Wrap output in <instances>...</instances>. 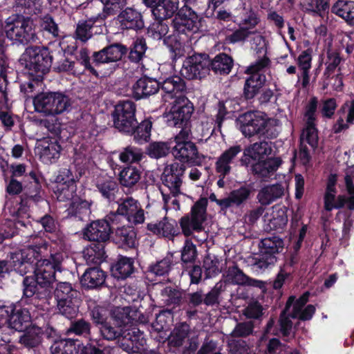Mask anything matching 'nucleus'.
Masks as SVG:
<instances>
[{
    "instance_id": "46",
    "label": "nucleus",
    "mask_w": 354,
    "mask_h": 354,
    "mask_svg": "<svg viewBox=\"0 0 354 354\" xmlns=\"http://www.w3.org/2000/svg\"><path fill=\"white\" fill-rule=\"evenodd\" d=\"M82 171H74L71 167H65L59 170L56 178L60 185H75L82 176Z\"/></svg>"
},
{
    "instance_id": "59",
    "label": "nucleus",
    "mask_w": 354,
    "mask_h": 354,
    "mask_svg": "<svg viewBox=\"0 0 354 354\" xmlns=\"http://www.w3.org/2000/svg\"><path fill=\"white\" fill-rule=\"evenodd\" d=\"M171 313L167 310L161 311L156 317V320L151 324L152 329L158 333L166 330L169 326V322L171 319Z\"/></svg>"
},
{
    "instance_id": "47",
    "label": "nucleus",
    "mask_w": 354,
    "mask_h": 354,
    "mask_svg": "<svg viewBox=\"0 0 354 354\" xmlns=\"http://www.w3.org/2000/svg\"><path fill=\"white\" fill-rule=\"evenodd\" d=\"M143 153L141 149L133 146L125 147L120 153L119 159L127 164L138 162L142 158Z\"/></svg>"
},
{
    "instance_id": "21",
    "label": "nucleus",
    "mask_w": 354,
    "mask_h": 354,
    "mask_svg": "<svg viewBox=\"0 0 354 354\" xmlns=\"http://www.w3.org/2000/svg\"><path fill=\"white\" fill-rule=\"evenodd\" d=\"M147 229L153 234L169 239L179 234L177 222L165 217L162 221L147 224Z\"/></svg>"
},
{
    "instance_id": "43",
    "label": "nucleus",
    "mask_w": 354,
    "mask_h": 354,
    "mask_svg": "<svg viewBox=\"0 0 354 354\" xmlns=\"http://www.w3.org/2000/svg\"><path fill=\"white\" fill-rule=\"evenodd\" d=\"M152 124L149 120H144L140 124H136L132 131L127 133L133 136L135 142L139 144L146 142L149 140L151 135Z\"/></svg>"
},
{
    "instance_id": "13",
    "label": "nucleus",
    "mask_w": 354,
    "mask_h": 354,
    "mask_svg": "<svg viewBox=\"0 0 354 354\" xmlns=\"http://www.w3.org/2000/svg\"><path fill=\"white\" fill-rule=\"evenodd\" d=\"M209 58L207 54H194L183 62L180 74L187 79H201L209 71Z\"/></svg>"
},
{
    "instance_id": "27",
    "label": "nucleus",
    "mask_w": 354,
    "mask_h": 354,
    "mask_svg": "<svg viewBox=\"0 0 354 354\" xmlns=\"http://www.w3.org/2000/svg\"><path fill=\"white\" fill-rule=\"evenodd\" d=\"M121 26L126 29H141L144 27L142 17L138 11L127 8L118 15Z\"/></svg>"
},
{
    "instance_id": "33",
    "label": "nucleus",
    "mask_w": 354,
    "mask_h": 354,
    "mask_svg": "<svg viewBox=\"0 0 354 354\" xmlns=\"http://www.w3.org/2000/svg\"><path fill=\"white\" fill-rule=\"evenodd\" d=\"M209 70L212 69L216 74L227 75L233 66V59L225 53H219L212 60L209 59Z\"/></svg>"
},
{
    "instance_id": "63",
    "label": "nucleus",
    "mask_w": 354,
    "mask_h": 354,
    "mask_svg": "<svg viewBox=\"0 0 354 354\" xmlns=\"http://www.w3.org/2000/svg\"><path fill=\"white\" fill-rule=\"evenodd\" d=\"M40 333L39 329H31L21 337L20 342L28 347H35L41 342Z\"/></svg>"
},
{
    "instance_id": "17",
    "label": "nucleus",
    "mask_w": 354,
    "mask_h": 354,
    "mask_svg": "<svg viewBox=\"0 0 354 354\" xmlns=\"http://www.w3.org/2000/svg\"><path fill=\"white\" fill-rule=\"evenodd\" d=\"M111 232L110 224L106 221L98 220L87 226L84 236L90 241L104 243L109 239Z\"/></svg>"
},
{
    "instance_id": "38",
    "label": "nucleus",
    "mask_w": 354,
    "mask_h": 354,
    "mask_svg": "<svg viewBox=\"0 0 354 354\" xmlns=\"http://www.w3.org/2000/svg\"><path fill=\"white\" fill-rule=\"evenodd\" d=\"M124 328L122 333L123 341L128 340L136 346L137 350L140 351L143 350L146 344V339L140 330L136 326H124Z\"/></svg>"
},
{
    "instance_id": "49",
    "label": "nucleus",
    "mask_w": 354,
    "mask_h": 354,
    "mask_svg": "<svg viewBox=\"0 0 354 354\" xmlns=\"http://www.w3.org/2000/svg\"><path fill=\"white\" fill-rule=\"evenodd\" d=\"M59 312L67 318H73L78 312L77 298L57 301Z\"/></svg>"
},
{
    "instance_id": "8",
    "label": "nucleus",
    "mask_w": 354,
    "mask_h": 354,
    "mask_svg": "<svg viewBox=\"0 0 354 354\" xmlns=\"http://www.w3.org/2000/svg\"><path fill=\"white\" fill-rule=\"evenodd\" d=\"M63 256L61 253L51 254L49 259H39L35 263V274L38 286L49 287L56 280V272L61 270Z\"/></svg>"
},
{
    "instance_id": "26",
    "label": "nucleus",
    "mask_w": 354,
    "mask_h": 354,
    "mask_svg": "<svg viewBox=\"0 0 354 354\" xmlns=\"http://www.w3.org/2000/svg\"><path fill=\"white\" fill-rule=\"evenodd\" d=\"M340 116L333 127L335 133H340L349 127L354 118V100L345 102L339 110Z\"/></svg>"
},
{
    "instance_id": "15",
    "label": "nucleus",
    "mask_w": 354,
    "mask_h": 354,
    "mask_svg": "<svg viewBox=\"0 0 354 354\" xmlns=\"http://www.w3.org/2000/svg\"><path fill=\"white\" fill-rule=\"evenodd\" d=\"M117 215L124 216L131 225L142 223L145 221L144 210L140 203L132 197L120 201L116 212L112 214L114 217Z\"/></svg>"
},
{
    "instance_id": "18",
    "label": "nucleus",
    "mask_w": 354,
    "mask_h": 354,
    "mask_svg": "<svg viewBox=\"0 0 354 354\" xmlns=\"http://www.w3.org/2000/svg\"><path fill=\"white\" fill-rule=\"evenodd\" d=\"M272 148L270 144L266 141H259L250 145L243 151V156L241 159L243 165L248 166L250 160L260 161L265 160V156L270 155Z\"/></svg>"
},
{
    "instance_id": "40",
    "label": "nucleus",
    "mask_w": 354,
    "mask_h": 354,
    "mask_svg": "<svg viewBox=\"0 0 354 354\" xmlns=\"http://www.w3.org/2000/svg\"><path fill=\"white\" fill-rule=\"evenodd\" d=\"M183 292L171 286L160 289L158 297L165 305H179L183 298Z\"/></svg>"
},
{
    "instance_id": "56",
    "label": "nucleus",
    "mask_w": 354,
    "mask_h": 354,
    "mask_svg": "<svg viewBox=\"0 0 354 354\" xmlns=\"http://www.w3.org/2000/svg\"><path fill=\"white\" fill-rule=\"evenodd\" d=\"M172 266L171 257H166L149 267V272L156 276H164L169 273Z\"/></svg>"
},
{
    "instance_id": "42",
    "label": "nucleus",
    "mask_w": 354,
    "mask_h": 354,
    "mask_svg": "<svg viewBox=\"0 0 354 354\" xmlns=\"http://www.w3.org/2000/svg\"><path fill=\"white\" fill-rule=\"evenodd\" d=\"M103 10L96 15V19L104 21L109 16L115 15L127 5V0H101Z\"/></svg>"
},
{
    "instance_id": "64",
    "label": "nucleus",
    "mask_w": 354,
    "mask_h": 354,
    "mask_svg": "<svg viewBox=\"0 0 354 354\" xmlns=\"http://www.w3.org/2000/svg\"><path fill=\"white\" fill-rule=\"evenodd\" d=\"M147 49L146 43L144 39H138L135 43L133 48H131L129 57L133 62H138L144 56Z\"/></svg>"
},
{
    "instance_id": "58",
    "label": "nucleus",
    "mask_w": 354,
    "mask_h": 354,
    "mask_svg": "<svg viewBox=\"0 0 354 354\" xmlns=\"http://www.w3.org/2000/svg\"><path fill=\"white\" fill-rule=\"evenodd\" d=\"M117 187L116 182L109 178L98 180L97 183L99 191L104 197L108 199H111L114 196Z\"/></svg>"
},
{
    "instance_id": "28",
    "label": "nucleus",
    "mask_w": 354,
    "mask_h": 354,
    "mask_svg": "<svg viewBox=\"0 0 354 354\" xmlns=\"http://www.w3.org/2000/svg\"><path fill=\"white\" fill-rule=\"evenodd\" d=\"M83 345L73 339H62L55 341L50 346L51 354H78Z\"/></svg>"
},
{
    "instance_id": "44",
    "label": "nucleus",
    "mask_w": 354,
    "mask_h": 354,
    "mask_svg": "<svg viewBox=\"0 0 354 354\" xmlns=\"http://www.w3.org/2000/svg\"><path fill=\"white\" fill-rule=\"evenodd\" d=\"M140 171L137 168L128 167L120 171L119 180L122 186L132 187L140 180Z\"/></svg>"
},
{
    "instance_id": "61",
    "label": "nucleus",
    "mask_w": 354,
    "mask_h": 354,
    "mask_svg": "<svg viewBox=\"0 0 354 354\" xmlns=\"http://www.w3.org/2000/svg\"><path fill=\"white\" fill-rule=\"evenodd\" d=\"M255 33L254 31H250L246 28H240L232 33L227 35L225 41L226 44H234L239 42L245 41L251 34Z\"/></svg>"
},
{
    "instance_id": "50",
    "label": "nucleus",
    "mask_w": 354,
    "mask_h": 354,
    "mask_svg": "<svg viewBox=\"0 0 354 354\" xmlns=\"http://www.w3.org/2000/svg\"><path fill=\"white\" fill-rule=\"evenodd\" d=\"M223 277L226 281L238 285L245 284L248 280V277L236 266L229 267Z\"/></svg>"
},
{
    "instance_id": "57",
    "label": "nucleus",
    "mask_w": 354,
    "mask_h": 354,
    "mask_svg": "<svg viewBox=\"0 0 354 354\" xmlns=\"http://www.w3.org/2000/svg\"><path fill=\"white\" fill-rule=\"evenodd\" d=\"M340 62L341 58L339 53L336 50L328 48L327 50V59L325 63L326 68L324 75L329 77L335 72Z\"/></svg>"
},
{
    "instance_id": "12",
    "label": "nucleus",
    "mask_w": 354,
    "mask_h": 354,
    "mask_svg": "<svg viewBox=\"0 0 354 354\" xmlns=\"http://www.w3.org/2000/svg\"><path fill=\"white\" fill-rule=\"evenodd\" d=\"M135 113L136 105L133 102H120L112 114L114 127L121 132L130 133L138 123Z\"/></svg>"
},
{
    "instance_id": "20",
    "label": "nucleus",
    "mask_w": 354,
    "mask_h": 354,
    "mask_svg": "<svg viewBox=\"0 0 354 354\" xmlns=\"http://www.w3.org/2000/svg\"><path fill=\"white\" fill-rule=\"evenodd\" d=\"M127 52V49L124 46L120 44H114L97 52H95L93 57L94 62L97 64L111 63L121 59Z\"/></svg>"
},
{
    "instance_id": "19",
    "label": "nucleus",
    "mask_w": 354,
    "mask_h": 354,
    "mask_svg": "<svg viewBox=\"0 0 354 354\" xmlns=\"http://www.w3.org/2000/svg\"><path fill=\"white\" fill-rule=\"evenodd\" d=\"M242 151L240 145H234L224 151L218 158L215 167L220 176L225 177L229 174L232 169V165L235 162L237 156Z\"/></svg>"
},
{
    "instance_id": "31",
    "label": "nucleus",
    "mask_w": 354,
    "mask_h": 354,
    "mask_svg": "<svg viewBox=\"0 0 354 354\" xmlns=\"http://www.w3.org/2000/svg\"><path fill=\"white\" fill-rule=\"evenodd\" d=\"M102 23L99 19H96V16H93L87 20H82L78 21L74 33V38L85 43L93 37L91 29L95 23Z\"/></svg>"
},
{
    "instance_id": "3",
    "label": "nucleus",
    "mask_w": 354,
    "mask_h": 354,
    "mask_svg": "<svg viewBox=\"0 0 354 354\" xmlns=\"http://www.w3.org/2000/svg\"><path fill=\"white\" fill-rule=\"evenodd\" d=\"M239 129L245 138L257 136L271 139L277 136L276 120L268 118L262 113L248 111L237 119Z\"/></svg>"
},
{
    "instance_id": "7",
    "label": "nucleus",
    "mask_w": 354,
    "mask_h": 354,
    "mask_svg": "<svg viewBox=\"0 0 354 354\" xmlns=\"http://www.w3.org/2000/svg\"><path fill=\"white\" fill-rule=\"evenodd\" d=\"M270 65V59L263 56L248 67L246 73L250 76L246 80L244 86L245 98L252 99L259 93L266 82V75L263 73Z\"/></svg>"
},
{
    "instance_id": "1",
    "label": "nucleus",
    "mask_w": 354,
    "mask_h": 354,
    "mask_svg": "<svg viewBox=\"0 0 354 354\" xmlns=\"http://www.w3.org/2000/svg\"><path fill=\"white\" fill-rule=\"evenodd\" d=\"M162 89L165 91V100L173 99L170 110L165 113V117L169 126L186 127L194 111L191 102L181 92L185 89L184 81L178 76L169 77L162 82Z\"/></svg>"
},
{
    "instance_id": "34",
    "label": "nucleus",
    "mask_w": 354,
    "mask_h": 354,
    "mask_svg": "<svg viewBox=\"0 0 354 354\" xmlns=\"http://www.w3.org/2000/svg\"><path fill=\"white\" fill-rule=\"evenodd\" d=\"M90 206L91 203L78 196L75 198V201H73L69 204L66 212L68 216L77 217L80 220H84L88 217L91 214Z\"/></svg>"
},
{
    "instance_id": "25",
    "label": "nucleus",
    "mask_w": 354,
    "mask_h": 354,
    "mask_svg": "<svg viewBox=\"0 0 354 354\" xmlns=\"http://www.w3.org/2000/svg\"><path fill=\"white\" fill-rule=\"evenodd\" d=\"M37 149L42 162L45 164H50L59 158L61 146L56 140H44L39 145Z\"/></svg>"
},
{
    "instance_id": "53",
    "label": "nucleus",
    "mask_w": 354,
    "mask_h": 354,
    "mask_svg": "<svg viewBox=\"0 0 354 354\" xmlns=\"http://www.w3.org/2000/svg\"><path fill=\"white\" fill-rule=\"evenodd\" d=\"M170 150V147L164 142H154L147 147V154L153 158H160L166 156Z\"/></svg>"
},
{
    "instance_id": "52",
    "label": "nucleus",
    "mask_w": 354,
    "mask_h": 354,
    "mask_svg": "<svg viewBox=\"0 0 354 354\" xmlns=\"http://www.w3.org/2000/svg\"><path fill=\"white\" fill-rule=\"evenodd\" d=\"M90 331L91 324L83 319H80L72 322L70 326L66 329V333L67 335L74 333L77 335L86 336L90 334Z\"/></svg>"
},
{
    "instance_id": "30",
    "label": "nucleus",
    "mask_w": 354,
    "mask_h": 354,
    "mask_svg": "<svg viewBox=\"0 0 354 354\" xmlns=\"http://www.w3.org/2000/svg\"><path fill=\"white\" fill-rule=\"evenodd\" d=\"M105 281L104 272L98 268L87 269L81 279L83 286L88 288H95L104 283Z\"/></svg>"
},
{
    "instance_id": "36",
    "label": "nucleus",
    "mask_w": 354,
    "mask_h": 354,
    "mask_svg": "<svg viewBox=\"0 0 354 354\" xmlns=\"http://www.w3.org/2000/svg\"><path fill=\"white\" fill-rule=\"evenodd\" d=\"M251 189L247 186L234 189L226 197V209L232 207H239L245 203L250 198Z\"/></svg>"
},
{
    "instance_id": "4",
    "label": "nucleus",
    "mask_w": 354,
    "mask_h": 354,
    "mask_svg": "<svg viewBox=\"0 0 354 354\" xmlns=\"http://www.w3.org/2000/svg\"><path fill=\"white\" fill-rule=\"evenodd\" d=\"M6 37L14 43L27 44L37 39L32 19L15 14L8 17L3 25Z\"/></svg>"
},
{
    "instance_id": "11",
    "label": "nucleus",
    "mask_w": 354,
    "mask_h": 354,
    "mask_svg": "<svg viewBox=\"0 0 354 354\" xmlns=\"http://www.w3.org/2000/svg\"><path fill=\"white\" fill-rule=\"evenodd\" d=\"M354 178V167L353 166L348 167L345 170L344 182L346 190L350 196L348 198L345 196H339L337 201L335 203V196L336 190L326 189L324 196V207L326 210L330 211L333 208H340L344 205L348 204L349 209L354 207V186L353 180Z\"/></svg>"
},
{
    "instance_id": "55",
    "label": "nucleus",
    "mask_w": 354,
    "mask_h": 354,
    "mask_svg": "<svg viewBox=\"0 0 354 354\" xmlns=\"http://www.w3.org/2000/svg\"><path fill=\"white\" fill-rule=\"evenodd\" d=\"M168 32V25L162 22V20H158L153 23L147 30L149 36L155 40H160L164 38Z\"/></svg>"
},
{
    "instance_id": "41",
    "label": "nucleus",
    "mask_w": 354,
    "mask_h": 354,
    "mask_svg": "<svg viewBox=\"0 0 354 354\" xmlns=\"http://www.w3.org/2000/svg\"><path fill=\"white\" fill-rule=\"evenodd\" d=\"M283 247V241L276 236L266 237L261 241V252H264L268 255L276 257V254L282 252Z\"/></svg>"
},
{
    "instance_id": "9",
    "label": "nucleus",
    "mask_w": 354,
    "mask_h": 354,
    "mask_svg": "<svg viewBox=\"0 0 354 354\" xmlns=\"http://www.w3.org/2000/svg\"><path fill=\"white\" fill-rule=\"evenodd\" d=\"M191 138L192 132L189 127L181 129L174 138L176 145L172 147L171 153L182 162H195L198 158V149Z\"/></svg>"
},
{
    "instance_id": "39",
    "label": "nucleus",
    "mask_w": 354,
    "mask_h": 354,
    "mask_svg": "<svg viewBox=\"0 0 354 354\" xmlns=\"http://www.w3.org/2000/svg\"><path fill=\"white\" fill-rule=\"evenodd\" d=\"M354 2L352 1H338L333 7L332 12L344 19L348 24H353Z\"/></svg>"
},
{
    "instance_id": "5",
    "label": "nucleus",
    "mask_w": 354,
    "mask_h": 354,
    "mask_svg": "<svg viewBox=\"0 0 354 354\" xmlns=\"http://www.w3.org/2000/svg\"><path fill=\"white\" fill-rule=\"evenodd\" d=\"M33 105L35 111L46 116H55L68 111L71 102L61 92H42L33 98Z\"/></svg>"
},
{
    "instance_id": "14",
    "label": "nucleus",
    "mask_w": 354,
    "mask_h": 354,
    "mask_svg": "<svg viewBox=\"0 0 354 354\" xmlns=\"http://www.w3.org/2000/svg\"><path fill=\"white\" fill-rule=\"evenodd\" d=\"M189 332L190 327L186 323L177 325L169 337L170 346L179 348L185 344L183 354H191L194 352L198 348V342L194 338H189Z\"/></svg>"
},
{
    "instance_id": "62",
    "label": "nucleus",
    "mask_w": 354,
    "mask_h": 354,
    "mask_svg": "<svg viewBox=\"0 0 354 354\" xmlns=\"http://www.w3.org/2000/svg\"><path fill=\"white\" fill-rule=\"evenodd\" d=\"M277 262V257L261 252L259 257L256 259L252 266L254 268L263 272L274 266Z\"/></svg>"
},
{
    "instance_id": "48",
    "label": "nucleus",
    "mask_w": 354,
    "mask_h": 354,
    "mask_svg": "<svg viewBox=\"0 0 354 354\" xmlns=\"http://www.w3.org/2000/svg\"><path fill=\"white\" fill-rule=\"evenodd\" d=\"M57 301L77 298V292L66 282H59L54 292Z\"/></svg>"
},
{
    "instance_id": "23",
    "label": "nucleus",
    "mask_w": 354,
    "mask_h": 354,
    "mask_svg": "<svg viewBox=\"0 0 354 354\" xmlns=\"http://www.w3.org/2000/svg\"><path fill=\"white\" fill-rule=\"evenodd\" d=\"M285 187L280 183L269 185L262 187L258 192L257 199L262 205H268L282 198Z\"/></svg>"
},
{
    "instance_id": "37",
    "label": "nucleus",
    "mask_w": 354,
    "mask_h": 354,
    "mask_svg": "<svg viewBox=\"0 0 354 354\" xmlns=\"http://www.w3.org/2000/svg\"><path fill=\"white\" fill-rule=\"evenodd\" d=\"M105 252L102 243H92L84 251V257L88 264L98 265L104 260Z\"/></svg>"
},
{
    "instance_id": "29",
    "label": "nucleus",
    "mask_w": 354,
    "mask_h": 354,
    "mask_svg": "<svg viewBox=\"0 0 354 354\" xmlns=\"http://www.w3.org/2000/svg\"><path fill=\"white\" fill-rule=\"evenodd\" d=\"M178 8V0H160L158 6L152 10V13L158 20H165L172 17Z\"/></svg>"
},
{
    "instance_id": "16",
    "label": "nucleus",
    "mask_w": 354,
    "mask_h": 354,
    "mask_svg": "<svg viewBox=\"0 0 354 354\" xmlns=\"http://www.w3.org/2000/svg\"><path fill=\"white\" fill-rule=\"evenodd\" d=\"M185 172V167L178 162L167 165L162 175L163 185L171 193L180 194L182 176Z\"/></svg>"
},
{
    "instance_id": "32",
    "label": "nucleus",
    "mask_w": 354,
    "mask_h": 354,
    "mask_svg": "<svg viewBox=\"0 0 354 354\" xmlns=\"http://www.w3.org/2000/svg\"><path fill=\"white\" fill-rule=\"evenodd\" d=\"M8 325L10 328L22 331L26 328L30 322V314L26 308L17 309L12 313L8 319Z\"/></svg>"
},
{
    "instance_id": "6",
    "label": "nucleus",
    "mask_w": 354,
    "mask_h": 354,
    "mask_svg": "<svg viewBox=\"0 0 354 354\" xmlns=\"http://www.w3.org/2000/svg\"><path fill=\"white\" fill-rule=\"evenodd\" d=\"M21 60L30 75L42 79L53 63V55L46 47L30 46L23 53Z\"/></svg>"
},
{
    "instance_id": "22",
    "label": "nucleus",
    "mask_w": 354,
    "mask_h": 354,
    "mask_svg": "<svg viewBox=\"0 0 354 354\" xmlns=\"http://www.w3.org/2000/svg\"><path fill=\"white\" fill-rule=\"evenodd\" d=\"M281 162L280 158H269L253 163L251 170L259 178L266 179L274 175Z\"/></svg>"
},
{
    "instance_id": "35",
    "label": "nucleus",
    "mask_w": 354,
    "mask_h": 354,
    "mask_svg": "<svg viewBox=\"0 0 354 354\" xmlns=\"http://www.w3.org/2000/svg\"><path fill=\"white\" fill-rule=\"evenodd\" d=\"M134 270L133 260L128 257H120L112 266V275L117 279H124L129 277Z\"/></svg>"
},
{
    "instance_id": "54",
    "label": "nucleus",
    "mask_w": 354,
    "mask_h": 354,
    "mask_svg": "<svg viewBox=\"0 0 354 354\" xmlns=\"http://www.w3.org/2000/svg\"><path fill=\"white\" fill-rule=\"evenodd\" d=\"M300 141L308 143L313 149L317 147L318 135L315 124H306L301 135Z\"/></svg>"
},
{
    "instance_id": "60",
    "label": "nucleus",
    "mask_w": 354,
    "mask_h": 354,
    "mask_svg": "<svg viewBox=\"0 0 354 354\" xmlns=\"http://www.w3.org/2000/svg\"><path fill=\"white\" fill-rule=\"evenodd\" d=\"M254 324L252 321L237 323L230 333L232 337H245L253 333Z\"/></svg>"
},
{
    "instance_id": "24",
    "label": "nucleus",
    "mask_w": 354,
    "mask_h": 354,
    "mask_svg": "<svg viewBox=\"0 0 354 354\" xmlns=\"http://www.w3.org/2000/svg\"><path fill=\"white\" fill-rule=\"evenodd\" d=\"M160 88V83L153 78L142 77L133 86V96L136 100L153 95Z\"/></svg>"
},
{
    "instance_id": "2",
    "label": "nucleus",
    "mask_w": 354,
    "mask_h": 354,
    "mask_svg": "<svg viewBox=\"0 0 354 354\" xmlns=\"http://www.w3.org/2000/svg\"><path fill=\"white\" fill-rule=\"evenodd\" d=\"M309 293H304L299 299H295V296H290L286 304V307L282 311L279 320V329L274 327V321L270 319L267 324L265 333L272 335H279L281 333L283 337H288L292 334V322L290 317L297 318L300 320H310L315 312V308L309 304L304 306L308 301Z\"/></svg>"
},
{
    "instance_id": "51",
    "label": "nucleus",
    "mask_w": 354,
    "mask_h": 354,
    "mask_svg": "<svg viewBox=\"0 0 354 354\" xmlns=\"http://www.w3.org/2000/svg\"><path fill=\"white\" fill-rule=\"evenodd\" d=\"M76 185H59L57 192V198L59 201H69L70 203L75 201L78 196L75 193Z\"/></svg>"
},
{
    "instance_id": "45",
    "label": "nucleus",
    "mask_w": 354,
    "mask_h": 354,
    "mask_svg": "<svg viewBox=\"0 0 354 354\" xmlns=\"http://www.w3.org/2000/svg\"><path fill=\"white\" fill-rule=\"evenodd\" d=\"M300 4L305 12L319 16L329 7L327 0H301Z\"/></svg>"
},
{
    "instance_id": "10",
    "label": "nucleus",
    "mask_w": 354,
    "mask_h": 354,
    "mask_svg": "<svg viewBox=\"0 0 354 354\" xmlns=\"http://www.w3.org/2000/svg\"><path fill=\"white\" fill-rule=\"evenodd\" d=\"M207 205V199L200 198L192 207L190 215H185L180 219L179 224L185 236H189L194 231L199 232L203 229V223L206 219Z\"/></svg>"
}]
</instances>
